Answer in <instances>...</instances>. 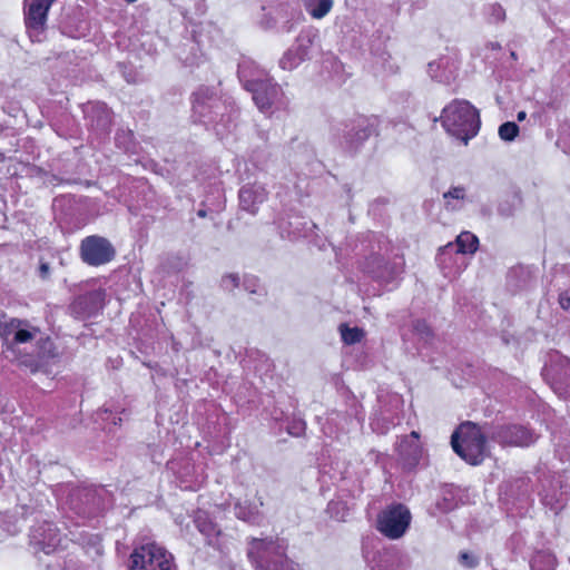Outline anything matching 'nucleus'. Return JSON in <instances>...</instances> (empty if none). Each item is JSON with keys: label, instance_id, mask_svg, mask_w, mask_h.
<instances>
[{"label": "nucleus", "instance_id": "1", "mask_svg": "<svg viewBox=\"0 0 570 570\" xmlns=\"http://www.w3.org/2000/svg\"><path fill=\"white\" fill-rule=\"evenodd\" d=\"M0 338L6 357L11 361H20L23 364H27L30 357L41 358L45 356L40 351L29 354V344L49 343L39 327L27 320L16 317L0 318Z\"/></svg>", "mask_w": 570, "mask_h": 570}, {"label": "nucleus", "instance_id": "2", "mask_svg": "<svg viewBox=\"0 0 570 570\" xmlns=\"http://www.w3.org/2000/svg\"><path fill=\"white\" fill-rule=\"evenodd\" d=\"M440 120L445 131L464 145H468L480 129L479 112L466 100L451 101L443 108Z\"/></svg>", "mask_w": 570, "mask_h": 570}, {"label": "nucleus", "instance_id": "3", "mask_svg": "<svg viewBox=\"0 0 570 570\" xmlns=\"http://www.w3.org/2000/svg\"><path fill=\"white\" fill-rule=\"evenodd\" d=\"M451 444L472 465L480 464L490 454L484 433L472 422H464L459 426L451 436Z\"/></svg>", "mask_w": 570, "mask_h": 570}, {"label": "nucleus", "instance_id": "4", "mask_svg": "<svg viewBox=\"0 0 570 570\" xmlns=\"http://www.w3.org/2000/svg\"><path fill=\"white\" fill-rule=\"evenodd\" d=\"M130 570H171L173 557L163 547L147 543L131 553Z\"/></svg>", "mask_w": 570, "mask_h": 570}, {"label": "nucleus", "instance_id": "5", "mask_svg": "<svg viewBox=\"0 0 570 570\" xmlns=\"http://www.w3.org/2000/svg\"><path fill=\"white\" fill-rule=\"evenodd\" d=\"M411 522V512L403 504H394L383 510L377 518V530L391 540L404 535Z\"/></svg>", "mask_w": 570, "mask_h": 570}, {"label": "nucleus", "instance_id": "6", "mask_svg": "<svg viewBox=\"0 0 570 570\" xmlns=\"http://www.w3.org/2000/svg\"><path fill=\"white\" fill-rule=\"evenodd\" d=\"M115 250L111 244L99 236H90L81 243V257L89 265H101L112 259Z\"/></svg>", "mask_w": 570, "mask_h": 570}, {"label": "nucleus", "instance_id": "7", "mask_svg": "<svg viewBox=\"0 0 570 570\" xmlns=\"http://www.w3.org/2000/svg\"><path fill=\"white\" fill-rule=\"evenodd\" d=\"M492 438L503 445L528 446L534 442L533 434L518 425L502 426L493 433Z\"/></svg>", "mask_w": 570, "mask_h": 570}, {"label": "nucleus", "instance_id": "8", "mask_svg": "<svg viewBox=\"0 0 570 570\" xmlns=\"http://www.w3.org/2000/svg\"><path fill=\"white\" fill-rule=\"evenodd\" d=\"M275 550L276 547L272 540L266 541L262 539H253L248 549V557L259 568L266 567L267 570H289L284 564L274 562L273 567H271V564L267 562L266 558L269 557Z\"/></svg>", "mask_w": 570, "mask_h": 570}, {"label": "nucleus", "instance_id": "9", "mask_svg": "<svg viewBox=\"0 0 570 570\" xmlns=\"http://www.w3.org/2000/svg\"><path fill=\"white\" fill-rule=\"evenodd\" d=\"M246 88L261 110L269 108L278 95V87L269 80L248 81Z\"/></svg>", "mask_w": 570, "mask_h": 570}, {"label": "nucleus", "instance_id": "10", "mask_svg": "<svg viewBox=\"0 0 570 570\" xmlns=\"http://www.w3.org/2000/svg\"><path fill=\"white\" fill-rule=\"evenodd\" d=\"M56 0H33L26 12V26L35 32L43 31L47 22V14Z\"/></svg>", "mask_w": 570, "mask_h": 570}, {"label": "nucleus", "instance_id": "11", "mask_svg": "<svg viewBox=\"0 0 570 570\" xmlns=\"http://www.w3.org/2000/svg\"><path fill=\"white\" fill-rule=\"evenodd\" d=\"M32 539L37 546L49 554L62 546V538L59 531L50 523H45L33 530Z\"/></svg>", "mask_w": 570, "mask_h": 570}, {"label": "nucleus", "instance_id": "12", "mask_svg": "<svg viewBox=\"0 0 570 570\" xmlns=\"http://www.w3.org/2000/svg\"><path fill=\"white\" fill-rule=\"evenodd\" d=\"M267 193L263 185L244 186L239 191V203L243 209L255 213L257 206L266 199Z\"/></svg>", "mask_w": 570, "mask_h": 570}, {"label": "nucleus", "instance_id": "13", "mask_svg": "<svg viewBox=\"0 0 570 570\" xmlns=\"http://www.w3.org/2000/svg\"><path fill=\"white\" fill-rule=\"evenodd\" d=\"M465 188L461 186L452 187L443 194L445 208L449 210H456L462 207L461 203L465 199Z\"/></svg>", "mask_w": 570, "mask_h": 570}, {"label": "nucleus", "instance_id": "14", "mask_svg": "<svg viewBox=\"0 0 570 570\" xmlns=\"http://www.w3.org/2000/svg\"><path fill=\"white\" fill-rule=\"evenodd\" d=\"M307 11L315 19L325 17L333 7V0H304Z\"/></svg>", "mask_w": 570, "mask_h": 570}, {"label": "nucleus", "instance_id": "15", "mask_svg": "<svg viewBox=\"0 0 570 570\" xmlns=\"http://www.w3.org/2000/svg\"><path fill=\"white\" fill-rule=\"evenodd\" d=\"M478 237L470 232H463L456 237L458 252L473 254L478 249Z\"/></svg>", "mask_w": 570, "mask_h": 570}, {"label": "nucleus", "instance_id": "16", "mask_svg": "<svg viewBox=\"0 0 570 570\" xmlns=\"http://www.w3.org/2000/svg\"><path fill=\"white\" fill-rule=\"evenodd\" d=\"M340 333L342 341L347 345L358 343L365 336V332L362 328L356 326L350 327L346 324L340 325Z\"/></svg>", "mask_w": 570, "mask_h": 570}, {"label": "nucleus", "instance_id": "17", "mask_svg": "<svg viewBox=\"0 0 570 570\" xmlns=\"http://www.w3.org/2000/svg\"><path fill=\"white\" fill-rule=\"evenodd\" d=\"M532 570H554L556 559L551 554L538 553L531 563Z\"/></svg>", "mask_w": 570, "mask_h": 570}, {"label": "nucleus", "instance_id": "18", "mask_svg": "<svg viewBox=\"0 0 570 570\" xmlns=\"http://www.w3.org/2000/svg\"><path fill=\"white\" fill-rule=\"evenodd\" d=\"M499 136L504 141H512L519 134V127L515 122L508 121L499 127Z\"/></svg>", "mask_w": 570, "mask_h": 570}, {"label": "nucleus", "instance_id": "19", "mask_svg": "<svg viewBox=\"0 0 570 570\" xmlns=\"http://www.w3.org/2000/svg\"><path fill=\"white\" fill-rule=\"evenodd\" d=\"M413 328L414 332L425 341L432 337V331L425 321L416 320L413 323Z\"/></svg>", "mask_w": 570, "mask_h": 570}, {"label": "nucleus", "instance_id": "20", "mask_svg": "<svg viewBox=\"0 0 570 570\" xmlns=\"http://www.w3.org/2000/svg\"><path fill=\"white\" fill-rule=\"evenodd\" d=\"M371 135V130L367 127L360 128L355 132L350 134V140L352 144H360L367 139Z\"/></svg>", "mask_w": 570, "mask_h": 570}, {"label": "nucleus", "instance_id": "21", "mask_svg": "<svg viewBox=\"0 0 570 570\" xmlns=\"http://www.w3.org/2000/svg\"><path fill=\"white\" fill-rule=\"evenodd\" d=\"M298 61L294 58V55L292 51H288L284 55V57L281 59V66L283 69H292L294 68Z\"/></svg>", "mask_w": 570, "mask_h": 570}, {"label": "nucleus", "instance_id": "22", "mask_svg": "<svg viewBox=\"0 0 570 570\" xmlns=\"http://www.w3.org/2000/svg\"><path fill=\"white\" fill-rule=\"evenodd\" d=\"M239 284V277L238 275L230 274L223 278V286L227 289H232L237 287Z\"/></svg>", "mask_w": 570, "mask_h": 570}, {"label": "nucleus", "instance_id": "23", "mask_svg": "<svg viewBox=\"0 0 570 570\" xmlns=\"http://www.w3.org/2000/svg\"><path fill=\"white\" fill-rule=\"evenodd\" d=\"M460 561L462 564H464L469 568H473L476 566V560L466 552H463L460 554Z\"/></svg>", "mask_w": 570, "mask_h": 570}, {"label": "nucleus", "instance_id": "24", "mask_svg": "<svg viewBox=\"0 0 570 570\" xmlns=\"http://www.w3.org/2000/svg\"><path fill=\"white\" fill-rule=\"evenodd\" d=\"M559 303L562 308H564V309L570 308V291H566L560 294Z\"/></svg>", "mask_w": 570, "mask_h": 570}, {"label": "nucleus", "instance_id": "25", "mask_svg": "<svg viewBox=\"0 0 570 570\" xmlns=\"http://www.w3.org/2000/svg\"><path fill=\"white\" fill-rule=\"evenodd\" d=\"M419 454H420V446L417 443H415L413 446H411L410 455L413 458V460H416Z\"/></svg>", "mask_w": 570, "mask_h": 570}, {"label": "nucleus", "instance_id": "26", "mask_svg": "<svg viewBox=\"0 0 570 570\" xmlns=\"http://www.w3.org/2000/svg\"><path fill=\"white\" fill-rule=\"evenodd\" d=\"M527 118V112L525 111H519L518 115H517V119L519 121H523L524 119Z\"/></svg>", "mask_w": 570, "mask_h": 570}, {"label": "nucleus", "instance_id": "27", "mask_svg": "<svg viewBox=\"0 0 570 570\" xmlns=\"http://www.w3.org/2000/svg\"><path fill=\"white\" fill-rule=\"evenodd\" d=\"M48 269H49V268H48V265H47V264H42V265L40 266V271H41V273H42L43 275H46V274L48 273Z\"/></svg>", "mask_w": 570, "mask_h": 570}, {"label": "nucleus", "instance_id": "28", "mask_svg": "<svg viewBox=\"0 0 570 570\" xmlns=\"http://www.w3.org/2000/svg\"><path fill=\"white\" fill-rule=\"evenodd\" d=\"M411 438H413V439L417 440V439H419V433H417V432H415V431H413V432L411 433Z\"/></svg>", "mask_w": 570, "mask_h": 570}, {"label": "nucleus", "instance_id": "29", "mask_svg": "<svg viewBox=\"0 0 570 570\" xmlns=\"http://www.w3.org/2000/svg\"><path fill=\"white\" fill-rule=\"evenodd\" d=\"M237 515H238V518H243V519H245V515H244V514H242L240 512H237Z\"/></svg>", "mask_w": 570, "mask_h": 570}, {"label": "nucleus", "instance_id": "30", "mask_svg": "<svg viewBox=\"0 0 570 570\" xmlns=\"http://www.w3.org/2000/svg\"><path fill=\"white\" fill-rule=\"evenodd\" d=\"M198 215H199V216H205V213L200 210V212L198 213Z\"/></svg>", "mask_w": 570, "mask_h": 570}]
</instances>
